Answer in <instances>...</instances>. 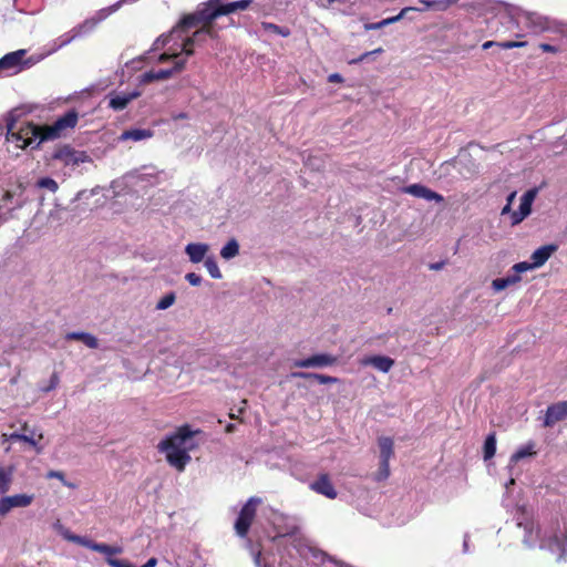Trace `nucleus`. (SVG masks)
Masks as SVG:
<instances>
[{"mask_svg":"<svg viewBox=\"0 0 567 567\" xmlns=\"http://www.w3.org/2000/svg\"><path fill=\"white\" fill-rule=\"evenodd\" d=\"M192 27H183L182 21L168 34H163L156 39L153 44V50L165 49L157 58L159 63H165L171 58H178L181 54L189 56L194 53L192 47L196 43H202L207 37L213 38L215 35L213 27L210 24L204 25L199 30H196L193 37H186V32Z\"/></svg>","mask_w":567,"mask_h":567,"instance_id":"f257e3e1","label":"nucleus"},{"mask_svg":"<svg viewBox=\"0 0 567 567\" xmlns=\"http://www.w3.org/2000/svg\"><path fill=\"white\" fill-rule=\"evenodd\" d=\"M522 530V544L527 549H542L557 554L559 558L567 557V529L558 536L551 527L542 526L528 519L517 524Z\"/></svg>","mask_w":567,"mask_h":567,"instance_id":"f03ea898","label":"nucleus"},{"mask_svg":"<svg viewBox=\"0 0 567 567\" xmlns=\"http://www.w3.org/2000/svg\"><path fill=\"white\" fill-rule=\"evenodd\" d=\"M197 433L199 431H193L188 425H183L162 440L157 449L165 454L171 466L183 472L192 460L189 452L198 445L194 437Z\"/></svg>","mask_w":567,"mask_h":567,"instance_id":"7ed1b4c3","label":"nucleus"},{"mask_svg":"<svg viewBox=\"0 0 567 567\" xmlns=\"http://www.w3.org/2000/svg\"><path fill=\"white\" fill-rule=\"evenodd\" d=\"M6 140L9 144H14L17 148L27 147L37 148L42 140V127L30 122L18 124L14 120H7Z\"/></svg>","mask_w":567,"mask_h":567,"instance_id":"20e7f679","label":"nucleus"},{"mask_svg":"<svg viewBox=\"0 0 567 567\" xmlns=\"http://www.w3.org/2000/svg\"><path fill=\"white\" fill-rule=\"evenodd\" d=\"M79 120L75 110L68 111L64 115L56 118L53 124L42 127V140L52 141L61 137L68 130L73 128Z\"/></svg>","mask_w":567,"mask_h":567,"instance_id":"39448f33","label":"nucleus"},{"mask_svg":"<svg viewBox=\"0 0 567 567\" xmlns=\"http://www.w3.org/2000/svg\"><path fill=\"white\" fill-rule=\"evenodd\" d=\"M27 51L23 49L4 54L0 59V76L16 75L30 68L32 62L24 60Z\"/></svg>","mask_w":567,"mask_h":567,"instance_id":"423d86ee","label":"nucleus"},{"mask_svg":"<svg viewBox=\"0 0 567 567\" xmlns=\"http://www.w3.org/2000/svg\"><path fill=\"white\" fill-rule=\"evenodd\" d=\"M223 4L210 1L203 9L189 14L182 20L183 27H197L200 22L210 23L219 16H224Z\"/></svg>","mask_w":567,"mask_h":567,"instance_id":"0eeeda50","label":"nucleus"},{"mask_svg":"<svg viewBox=\"0 0 567 567\" xmlns=\"http://www.w3.org/2000/svg\"><path fill=\"white\" fill-rule=\"evenodd\" d=\"M53 159L61 162L65 166L78 167L84 163H91L92 158L85 151L75 150L69 145L58 148L53 153Z\"/></svg>","mask_w":567,"mask_h":567,"instance_id":"6e6552de","label":"nucleus"},{"mask_svg":"<svg viewBox=\"0 0 567 567\" xmlns=\"http://www.w3.org/2000/svg\"><path fill=\"white\" fill-rule=\"evenodd\" d=\"M259 503L260 498L250 497L243 506L235 523V530L238 536L246 537Z\"/></svg>","mask_w":567,"mask_h":567,"instance_id":"1a4fd4ad","label":"nucleus"},{"mask_svg":"<svg viewBox=\"0 0 567 567\" xmlns=\"http://www.w3.org/2000/svg\"><path fill=\"white\" fill-rule=\"evenodd\" d=\"M276 535L275 537H285L296 534L298 530V520L296 517L287 516L274 511L269 517Z\"/></svg>","mask_w":567,"mask_h":567,"instance_id":"9d476101","label":"nucleus"},{"mask_svg":"<svg viewBox=\"0 0 567 567\" xmlns=\"http://www.w3.org/2000/svg\"><path fill=\"white\" fill-rule=\"evenodd\" d=\"M555 249H556V247L551 246V245L542 246L532 254V256H530L532 262H527V261L517 262L512 267L511 271L526 272L528 270L538 268V267L543 266L549 259L550 255L555 251Z\"/></svg>","mask_w":567,"mask_h":567,"instance_id":"9b49d317","label":"nucleus"},{"mask_svg":"<svg viewBox=\"0 0 567 567\" xmlns=\"http://www.w3.org/2000/svg\"><path fill=\"white\" fill-rule=\"evenodd\" d=\"M168 61H173V66L169 69L150 70L141 75L142 83H150L153 81H161L172 78L175 73L181 72L186 64V59L171 58Z\"/></svg>","mask_w":567,"mask_h":567,"instance_id":"f8f14e48","label":"nucleus"},{"mask_svg":"<svg viewBox=\"0 0 567 567\" xmlns=\"http://www.w3.org/2000/svg\"><path fill=\"white\" fill-rule=\"evenodd\" d=\"M33 494H14L0 497V516L6 517L13 508H25L32 504Z\"/></svg>","mask_w":567,"mask_h":567,"instance_id":"ddd939ff","label":"nucleus"},{"mask_svg":"<svg viewBox=\"0 0 567 567\" xmlns=\"http://www.w3.org/2000/svg\"><path fill=\"white\" fill-rule=\"evenodd\" d=\"M116 11L117 6L114 4L100 9L94 13L93 17L85 19L82 23L74 27V30L78 33L79 38L84 37L92 32L100 22L104 21L107 17H110Z\"/></svg>","mask_w":567,"mask_h":567,"instance_id":"4468645a","label":"nucleus"},{"mask_svg":"<svg viewBox=\"0 0 567 567\" xmlns=\"http://www.w3.org/2000/svg\"><path fill=\"white\" fill-rule=\"evenodd\" d=\"M380 449V475L386 478L390 474V460L393 455V441L391 437L382 436L379 439Z\"/></svg>","mask_w":567,"mask_h":567,"instance_id":"2eb2a0df","label":"nucleus"},{"mask_svg":"<svg viewBox=\"0 0 567 567\" xmlns=\"http://www.w3.org/2000/svg\"><path fill=\"white\" fill-rule=\"evenodd\" d=\"M537 189H528L520 198L518 210L512 213V225L522 223L532 212V205L536 198Z\"/></svg>","mask_w":567,"mask_h":567,"instance_id":"dca6fc26","label":"nucleus"},{"mask_svg":"<svg viewBox=\"0 0 567 567\" xmlns=\"http://www.w3.org/2000/svg\"><path fill=\"white\" fill-rule=\"evenodd\" d=\"M141 95L140 91L112 92L107 95L109 107L113 111H123L135 99Z\"/></svg>","mask_w":567,"mask_h":567,"instance_id":"f3484780","label":"nucleus"},{"mask_svg":"<svg viewBox=\"0 0 567 567\" xmlns=\"http://www.w3.org/2000/svg\"><path fill=\"white\" fill-rule=\"evenodd\" d=\"M564 420H567V401H560L547 408L544 426L551 427Z\"/></svg>","mask_w":567,"mask_h":567,"instance_id":"a211bd4d","label":"nucleus"},{"mask_svg":"<svg viewBox=\"0 0 567 567\" xmlns=\"http://www.w3.org/2000/svg\"><path fill=\"white\" fill-rule=\"evenodd\" d=\"M337 359L328 353L313 354L306 359L296 360L293 367L297 368H323L334 364Z\"/></svg>","mask_w":567,"mask_h":567,"instance_id":"6ab92c4d","label":"nucleus"},{"mask_svg":"<svg viewBox=\"0 0 567 567\" xmlns=\"http://www.w3.org/2000/svg\"><path fill=\"white\" fill-rule=\"evenodd\" d=\"M310 487L316 493L321 494L330 499H334L337 497L334 486L326 474L320 475L315 482L310 484Z\"/></svg>","mask_w":567,"mask_h":567,"instance_id":"aec40b11","label":"nucleus"},{"mask_svg":"<svg viewBox=\"0 0 567 567\" xmlns=\"http://www.w3.org/2000/svg\"><path fill=\"white\" fill-rule=\"evenodd\" d=\"M361 364L371 365L374 369H377L383 373H386L394 365V360L391 359L390 357H385V355H370V357L363 358L361 360Z\"/></svg>","mask_w":567,"mask_h":567,"instance_id":"412c9836","label":"nucleus"},{"mask_svg":"<svg viewBox=\"0 0 567 567\" xmlns=\"http://www.w3.org/2000/svg\"><path fill=\"white\" fill-rule=\"evenodd\" d=\"M208 250L209 246L204 243H190L185 247V252L193 264L204 261Z\"/></svg>","mask_w":567,"mask_h":567,"instance_id":"4be33fe9","label":"nucleus"},{"mask_svg":"<svg viewBox=\"0 0 567 567\" xmlns=\"http://www.w3.org/2000/svg\"><path fill=\"white\" fill-rule=\"evenodd\" d=\"M153 135H154V133L150 128L135 127V128H130V130L122 132L118 140L122 142H124V141L141 142V141H145V140L153 137Z\"/></svg>","mask_w":567,"mask_h":567,"instance_id":"5701e85b","label":"nucleus"},{"mask_svg":"<svg viewBox=\"0 0 567 567\" xmlns=\"http://www.w3.org/2000/svg\"><path fill=\"white\" fill-rule=\"evenodd\" d=\"M522 272H515L507 274L505 277L496 278L492 282V287L495 291L504 290L505 288L516 285L520 281V275Z\"/></svg>","mask_w":567,"mask_h":567,"instance_id":"b1692460","label":"nucleus"},{"mask_svg":"<svg viewBox=\"0 0 567 567\" xmlns=\"http://www.w3.org/2000/svg\"><path fill=\"white\" fill-rule=\"evenodd\" d=\"M290 377L295 378V379L316 380L320 384H332V383L338 382V379L334 377H329V375L312 373V372H292L290 374Z\"/></svg>","mask_w":567,"mask_h":567,"instance_id":"393cba45","label":"nucleus"},{"mask_svg":"<svg viewBox=\"0 0 567 567\" xmlns=\"http://www.w3.org/2000/svg\"><path fill=\"white\" fill-rule=\"evenodd\" d=\"M2 437L3 441H23L33 446L38 452L41 451V447L38 446V442L42 439V434H39L38 437H35L34 433H31L30 435L12 433L10 435L3 434Z\"/></svg>","mask_w":567,"mask_h":567,"instance_id":"a878e982","label":"nucleus"},{"mask_svg":"<svg viewBox=\"0 0 567 567\" xmlns=\"http://www.w3.org/2000/svg\"><path fill=\"white\" fill-rule=\"evenodd\" d=\"M65 338L68 340H80L91 349H96L99 347V340L93 334L87 332H69Z\"/></svg>","mask_w":567,"mask_h":567,"instance_id":"bb28decb","label":"nucleus"},{"mask_svg":"<svg viewBox=\"0 0 567 567\" xmlns=\"http://www.w3.org/2000/svg\"><path fill=\"white\" fill-rule=\"evenodd\" d=\"M526 21L532 28H534L536 32L544 31L549 27L548 21L545 17L533 12L526 13Z\"/></svg>","mask_w":567,"mask_h":567,"instance_id":"cd10ccee","label":"nucleus"},{"mask_svg":"<svg viewBox=\"0 0 567 567\" xmlns=\"http://www.w3.org/2000/svg\"><path fill=\"white\" fill-rule=\"evenodd\" d=\"M12 476H13V467H3L0 466V494H6L12 483Z\"/></svg>","mask_w":567,"mask_h":567,"instance_id":"c85d7f7f","label":"nucleus"},{"mask_svg":"<svg viewBox=\"0 0 567 567\" xmlns=\"http://www.w3.org/2000/svg\"><path fill=\"white\" fill-rule=\"evenodd\" d=\"M535 454V444L529 442L526 445L519 446L516 452L511 456L509 463H517L518 461Z\"/></svg>","mask_w":567,"mask_h":567,"instance_id":"c756f323","label":"nucleus"},{"mask_svg":"<svg viewBox=\"0 0 567 567\" xmlns=\"http://www.w3.org/2000/svg\"><path fill=\"white\" fill-rule=\"evenodd\" d=\"M76 38H79L78 33L75 32L74 28L72 30H70L69 32L60 35L59 38H56L54 41H53V48H52V52L68 45L69 43H71L73 40H75Z\"/></svg>","mask_w":567,"mask_h":567,"instance_id":"7c9ffc66","label":"nucleus"},{"mask_svg":"<svg viewBox=\"0 0 567 567\" xmlns=\"http://www.w3.org/2000/svg\"><path fill=\"white\" fill-rule=\"evenodd\" d=\"M239 254V244L236 239H230L227 241V244L221 248L220 256L229 260L234 257H236Z\"/></svg>","mask_w":567,"mask_h":567,"instance_id":"2f4dec72","label":"nucleus"},{"mask_svg":"<svg viewBox=\"0 0 567 567\" xmlns=\"http://www.w3.org/2000/svg\"><path fill=\"white\" fill-rule=\"evenodd\" d=\"M484 451V460L487 461L492 458L496 453V436L495 433H491L487 435L483 446Z\"/></svg>","mask_w":567,"mask_h":567,"instance_id":"473e14b6","label":"nucleus"},{"mask_svg":"<svg viewBox=\"0 0 567 567\" xmlns=\"http://www.w3.org/2000/svg\"><path fill=\"white\" fill-rule=\"evenodd\" d=\"M261 28L266 32H271V33L281 35L284 38H287L290 35V30L288 28L280 27V25H277L271 22H262Z\"/></svg>","mask_w":567,"mask_h":567,"instance_id":"72a5a7b5","label":"nucleus"},{"mask_svg":"<svg viewBox=\"0 0 567 567\" xmlns=\"http://www.w3.org/2000/svg\"><path fill=\"white\" fill-rule=\"evenodd\" d=\"M251 3V0H238L234 2H229L226 4H223L224 13L229 14L237 10H245L248 8V6Z\"/></svg>","mask_w":567,"mask_h":567,"instance_id":"f704fd0d","label":"nucleus"},{"mask_svg":"<svg viewBox=\"0 0 567 567\" xmlns=\"http://www.w3.org/2000/svg\"><path fill=\"white\" fill-rule=\"evenodd\" d=\"M204 265L213 278H215V279L221 278V272H220L219 267L213 256L207 257L204 260Z\"/></svg>","mask_w":567,"mask_h":567,"instance_id":"c9c22d12","label":"nucleus"},{"mask_svg":"<svg viewBox=\"0 0 567 567\" xmlns=\"http://www.w3.org/2000/svg\"><path fill=\"white\" fill-rule=\"evenodd\" d=\"M176 295L175 292H168L164 297H162L157 305L156 310H166L175 303Z\"/></svg>","mask_w":567,"mask_h":567,"instance_id":"e433bc0d","label":"nucleus"},{"mask_svg":"<svg viewBox=\"0 0 567 567\" xmlns=\"http://www.w3.org/2000/svg\"><path fill=\"white\" fill-rule=\"evenodd\" d=\"M37 186L40 188H45L51 193H55L59 189L58 183L51 177H42L37 182Z\"/></svg>","mask_w":567,"mask_h":567,"instance_id":"4c0bfd02","label":"nucleus"},{"mask_svg":"<svg viewBox=\"0 0 567 567\" xmlns=\"http://www.w3.org/2000/svg\"><path fill=\"white\" fill-rule=\"evenodd\" d=\"M425 186L421 185V184H412V185H409V186H405L402 192L405 193V194H410L414 197H417V198H422L423 195H424V190H425Z\"/></svg>","mask_w":567,"mask_h":567,"instance_id":"58836bf2","label":"nucleus"},{"mask_svg":"<svg viewBox=\"0 0 567 567\" xmlns=\"http://www.w3.org/2000/svg\"><path fill=\"white\" fill-rule=\"evenodd\" d=\"M136 178L146 179V178H156V173L153 167H143L135 173ZM151 182V179H148Z\"/></svg>","mask_w":567,"mask_h":567,"instance_id":"ea45409f","label":"nucleus"},{"mask_svg":"<svg viewBox=\"0 0 567 567\" xmlns=\"http://www.w3.org/2000/svg\"><path fill=\"white\" fill-rule=\"evenodd\" d=\"M422 198L427 202H436V203H442L444 200V197L442 195H440L439 193H436L427 187L425 188L424 195Z\"/></svg>","mask_w":567,"mask_h":567,"instance_id":"a19ab883","label":"nucleus"},{"mask_svg":"<svg viewBox=\"0 0 567 567\" xmlns=\"http://www.w3.org/2000/svg\"><path fill=\"white\" fill-rule=\"evenodd\" d=\"M525 45H526V42H523V41H504V42L497 43V47L502 48L504 50L523 48Z\"/></svg>","mask_w":567,"mask_h":567,"instance_id":"79ce46f5","label":"nucleus"},{"mask_svg":"<svg viewBox=\"0 0 567 567\" xmlns=\"http://www.w3.org/2000/svg\"><path fill=\"white\" fill-rule=\"evenodd\" d=\"M75 544H79L83 547H86L89 549H92L95 551V546L97 545V543L91 540L90 538L87 537H84V536H78L76 539H75Z\"/></svg>","mask_w":567,"mask_h":567,"instance_id":"37998d69","label":"nucleus"},{"mask_svg":"<svg viewBox=\"0 0 567 567\" xmlns=\"http://www.w3.org/2000/svg\"><path fill=\"white\" fill-rule=\"evenodd\" d=\"M106 563L111 567H135L133 564L128 563L127 560L116 559V558H112V557H106Z\"/></svg>","mask_w":567,"mask_h":567,"instance_id":"c03bdc74","label":"nucleus"},{"mask_svg":"<svg viewBox=\"0 0 567 567\" xmlns=\"http://www.w3.org/2000/svg\"><path fill=\"white\" fill-rule=\"evenodd\" d=\"M185 279L192 286H199L202 284V277L199 275L195 274V272L186 274Z\"/></svg>","mask_w":567,"mask_h":567,"instance_id":"a18cd8bd","label":"nucleus"},{"mask_svg":"<svg viewBox=\"0 0 567 567\" xmlns=\"http://www.w3.org/2000/svg\"><path fill=\"white\" fill-rule=\"evenodd\" d=\"M95 551L106 555V557H112V546L97 543L95 546Z\"/></svg>","mask_w":567,"mask_h":567,"instance_id":"49530a36","label":"nucleus"},{"mask_svg":"<svg viewBox=\"0 0 567 567\" xmlns=\"http://www.w3.org/2000/svg\"><path fill=\"white\" fill-rule=\"evenodd\" d=\"M409 10H410V8H404V9H402L400 11V13L398 16L384 19L385 24L389 25V24H392L394 22H398L399 20H401L404 17L405 12L409 11Z\"/></svg>","mask_w":567,"mask_h":567,"instance_id":"de8ad7c7","label":"nucleus"},{"mask_svg":"<svg viewBox=\"0 0 567 567\" xmlns=\"http://www.w3.org/2000/svg\"><path fill=\"white\" fill-rule=\"evenodd\" d=\"M59 384V377L56 373H53L50 378V383L48 386L43 388V391L49 392L53 389H55Z\"/></svg>","mask_w":567,"mask_h":567,"instance_id":"09e8293b","label":"nucleus"},{"mask_svg":"<svg viewBox=\"0 0 567 567\" xmlns=\"http://www.w3.org/2000/svg\"><path fill=\"white\" fill-rule=\"evenodd\" d=\"M383 27H386L384 19L379 21V22L365 23L364 24V29L367 31H369V30H378V29H381Z\"/></svg>","mask_w":567,"mask_h":567,"instance_id":"8fccbe9b","label":"nucleus"},{"mask_svg":"<svg viewBox=\"0 0 567 567\" xmlns=\"http://www.w3.org/2000/svg\"><path fill=\"white\" fill-rule=\"evenodd\" d=\"M47 478H56L62 482L65 478V476L61 471L52 470L47 473Z\"/></svg>","mask_w":567,"mask_h":567,"instance_id":"3c124183","label":"nucleus"},{"mask_svg":"<svg viewBox=\"0 0 567 567\" xmlns=\"http://www.w3.org/2000/svg\"><path fill=\"white\" fill-rule=\"evenodd\" d=\"M79 535H75L73 534L72 532H70V529L66 528V530H63L62 532V537L65 539V540H69L71 543H75V539Z\"/></svg>","mask_w":567,"mask_h":567,"instance_id":"603ef678","label":"nucleus"},{"mask_svg":"<svg viewBox=\"0 0 567 567\" xmlns=\"http://www.w3.org/2000/svg\"><path fill=\"white\" fill-rule=\"evenodd\" d=\"M328 81H329L330 83H341V82H343V78H342V75H341V74H339V73H332V74H330V75L328 76Z\"/></svg>","mask_w":567,"mask_h":567,"instance_id":"864d4df0","label":"nucleus"},{"mask_svg":"<svg viewBox=\"0 0 567 567\" xmlns=\"http://www.w3.org/2000/svg\"><path fill=\"white\" fill-rule=\"evenodd\" d=\"M445 262L444 261H437V262H433V264H430V269L431 270H441L443 269Z\"/></svg>","mask_w":567,"mask_h":567,"instance_id":"5fc2aeb1","label":"nucleus"},{"mask_svg":"<svg viewBox=\"0 0 567 567\" xmlns=\"http://www.w3.org/2000/svg\"><path fill=\"white\" fill-rule=\"evenodd\" d=\"M540 49L545 52H555L556 51L555 47L547 44V43L540 44Z\"/></svg>","mask_w":567,"mask_h":567,"instance_id":"6e6d98bb","label":"nucleus"},{"mask_svg":"<svg viewBox=\"0 0 567 567\" xmlns=\"http://www.w3.org/2000/svg\"><path fill=\"white\" fill-rule=\"evenodd\" d=\"M497 43L498 42H496V41H486V42L483 43L482 48L484 50H487V49H489L492 47H497Z\"/></svg>","mask_w":567,"mask_h":567,"instance_id":"4d7b16f0","label":"nucleus"},{"mask_svg":"<svg viewBox=\"0 0 567 567\" xmlns=\"http://www.w3.org/2000/svg\"><path fill=\"white\" fill-rule=\"evenodd\" d=\"M12 198H13V194H12V192H10V190H7V192L3 194V196H2V200H4V202H10Z\"/></svg>","mask_w":567,"mask_h":567,"instance_id":"13d9d810","label":"nucleus"},{"mask_svg":"<svg viewBox=\"0 0 567 567\" xmlns=\"http://www.w3.org/2000/svg\"><path fill=\"white\" fill-rule=\"evenodd\" d=\"M463 551L468 553V536L467 535H465V537H464Z\"/></svg>","mask_w":567,"mask_h":567,"instance_id":"bf43d9fd","label":"nucleus"},{"mask_svg":"<svg viewBox=\"0 0 567 567\" xmlns=\"http://www.w3.org/2000/svg\"><path fill=\"white\" fill-rule=\"evenodd\" d=\"M512 210V205L511 204H506L503 209H502V215H506V214H509Z\"/></svg>","mask_w":567,"mask_h":567,"instance_id":"052dcab7","label":"nucleus"},{"mask_svg":"<svg viewBox=\"0 0 567 567\" xmlns=\"http://www.w3.org/2000/svg\"><path fill=\"white\" fill-rule=\"evenodd\" d=\"M54 527H55V529L58 530V533H59L61 536H62V532H63V530H66V528H65L63 525H61L59 522L55 524V526H54Z\"/></svg>","mask_w":567,"mask_h":567,"instance_id":"680f3d73","label":"nucleus"},{"mask_svg":"<svg viewBox=\"0 0 567 567\" xmlns=\"http://www.w3.org/2000/svg\"><path fill=\"white\" fill-rule=\"evenodd\" d=\"M54 527H55V529L58 530V533H59L61 536H62V532H63V530H66V528H65L63 525H61L59 522L55 524V526H54Z\"/></svg>","mask_w":567,"mask_h":567,"instance_id":"e2e57ef3","label":"nucleus"},{"mask_svg":"<svg viewBox=\"0 0 567 567\" xmlns=\"http://www.w3.org/2000/svg\"><path fill=\"white\" fill-rule=\"evenodd\" d=\"M62 484H63L64 486L69 487V488H75V487H76V485H75V484H73V483H71V482H69V481H66L65 478L62 481Z\"/></svg>","mask_w":567,"mask_h":567,"instance_id":"0e129e2a","label":"nucleus"},{"mask_svg":"<svg viewBox=\"0 0 567 567\" xmlns=\"http://www.w3.org/2000/svg\"><path fill=\"white\" fill-rule=\"evenodd\" d=\"M123 551L122 547L112 546V555L121 554Z\"/></svg>","mask_w":567,"mask_h":567,"instance_id":"69168bd1","label":"nucleus"},{"mask_svg":"<svg viewBox=\"0 0 567 567\" xmlns=\"http://www.w3.org/2000/svg\"><path fill=\"white\" fill-rule=\"evenodd\" d=\"M364 60L362 59V56L360 55L359 58L357 59H352L349 61V64H358V63H361L363 62Z\"/></svg>","mask_w":567,"mask_h":567,"instance_id":"338daca9","label":"nucleus"},{"mask_svg":"<svg viewBox=\"0 0 567 567\" xmlns=\"http://www.w3.org/2000/svg\"><path fill=\"white\" fill-rule=\"evenodd\" d=\"M515 196H516V192L511 193V194L508 195V197H507V204H511V205H512V203H513V200H514Z\"/></svg>","mask_w":567,"mask_h":567,"instance_id":"774afa93","label":"nucleus"}]
</instances>
